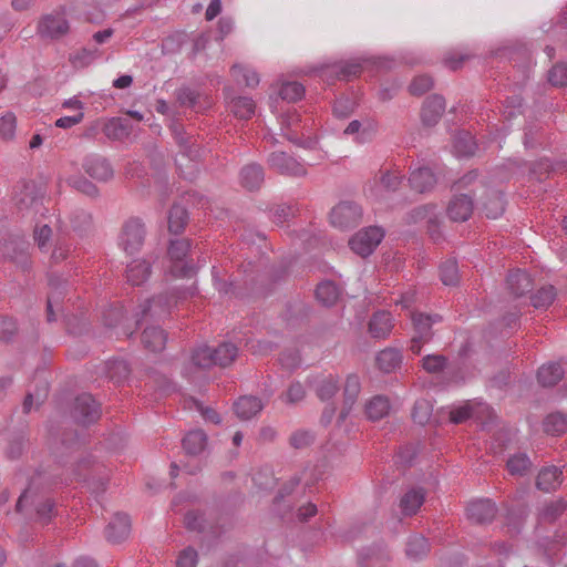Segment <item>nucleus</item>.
<instances>
[{
    "label": "nucleus",
    "instance_id": "4be33fe9",
    "mask_svg": "<svg viewBox=\"0 0 567 567\" xmlns=\"http://www.w3.org/2000/svg\"><path fill=\"white\" fill-rule=\"evenodd\" d=\"M536 484L544 492L555 491L561 484V472L556 466L545 467L538 473Z\"/></svg>",
    "mask_w": 567,
    "mask_h": 567
},
{
    "label": "nucleus",
    "instance_id": "e2e57ef3",
    "mask_svg": "<svg viewBox=\"0 0 567 567\" xmlns=\"http://www.w3.org/2000/svg\"><path fill=\"white\" fill-rule=\"evenodd\" d=\"M363 72V65L359 62H351L346 64L341 71L340 76L344 80H350L351 78L358 76Z\"/></svg>",
    "mask_w": 567,
    "mask_h": 567
},
{
    "label": "nucleus",
    "instance_id": "aec40b11",
    "mask_svg": "<svg viewBox=\"0 0 567 567\" xmlns=\"http://www.w3.org/2000/svg\"><path fill=\"white\" fill-rule=\"evenodd\" d=\"M393 328V319L386 311H378L369 322V332L373 338L383 339L388 337Z\"/></svg>",
    "mask_w": 567,
    "mask_h": 567
},
{
    "label": "nucleus",
    "instance_id": "a18cd8bd",
    "mask_svg": "<svg viewBox=\"0 0 567 567\" xmlns=\"http://www.w3.org/2000/svg\"><path fill=\"white\" fill-rule=\"evenodd\" d=\"M567 430V419L560 413H551L544 421V431L551 435H559Z\"/></svg>",
    "mask_w": 567,
    "mask_h": 567
},
{
    "label": "nucleus",
    "instance_id": "ea45409f",
    "mask_svg": "<svg viewBox=\"0 0 567 567\" xmlns=\"http://www.w3.org/2000/svg\"><path fill=\"white\" fill-rule=\"evenodd\" d=\"M411 319L414 327V333L420 334V338H431V326L436 322L440 317L434 318L423 313H411Z\"/></svg>",
    "mask_w": 567,
    "mask_h": 567
},
{
    "label": "nucleus",
    "instance_id": "2f4dec72",
    "mask_svg": "<svg viewBox=\"0 0 567 567\" xmlns=\"http://www.w3.org/2000/svg\"><path fill=\"white\" fill-rule=\"evenodd\" d=\"M206 434L200 430L190 431L183 440V446L187 454L197 455L206 446Z\"/></svg>",
    "mask_w": 567,
    "mask_h": 567
},
{
    "label": "nucleus",
    "instance_id": "f03ea898",
    "mask_svg": "<svg viewBox=\"0 0 567 567\" xmlns=\"http://www.w3.org/2000/svg\"><path fill=\"white\" fill-rule=\"evenodd\" d=\"M28 505L34 506L35 518L43 525L50 523L52 517L55 515L54 503L50 498L44 497L38 491L33 489L32 486H29L19 497L17 502V511L23 512Z\"/></svg>",
    "mask_w": 567,
    "mask_h": 567
},
{
    "label": "nucleus",
    "instance_id": "052dcab7",
    "mask_svg": "<svg viewBox=\"0 0 567 567\" xmlns=\"http://www.w3.org/2000/svg\"><path fill=\"white\" fill-rule=\"evenodd\" d=\"M197 553L192 548L184 549L177 558V567H196Z\"/></svg>",
    "mask_w": 567,
    "mask_h": 567
},
{
    "label": "nucleus",
    "instance_id": "6ab92c4d",
    "mask_svg": "<svg viewBox=\"0 0 567 567\" xmlns=\"http://www.w3.org/2000/svg\"><path fill=\"white\" fill-rule=\"evenodd\" d=\"M409 183L416 193H425L434 187L436 177L429 167H422L411 173Z\"/></svg>",
    "mask_w": 567,
    "mask_h": 567
},
{
    "label": "nucleus",
    "instance_id": "f8f14e48",
    "mask_svg": "<svg viewBox=\"0 0 567 567\" xmlns=\"http://www.w3.org/2000/svg\"><path fill=\"white\" fill-rule=\"evenodd\" d=\"M75 412L83 424L95 422L101 415L100 405L91 394L79 395L75 400Z\"/></svg>",
    "mask_w": 567,
    "mask_h": 567
},
{
    "label": "nucleus",
    "instance_id": "4d7b16f0",
    "mask_svg": "<svg viewBox=\"0 0 567 567\" xmlns=\"http://www.w3.org/2000/svg\"><path fill=\"white\" fill-rule=\"evenodd\" d=\"M306 395L305 388L301 383L295 382L292 383L286 393L281 395L282 400L288 403H297L301 401Z\"/></svg>",
    "mask_w": 567,
    "mask_h": 567
},
{
    "label": "nucleus",
    "instance_id": "cd10ccee",
    "mask_svg": "<svg viewBox=\"0 0 567 567\" xmlns=\"http://www.w3.org/2000/svg\"><path fill=\"white\" fill-rule=\"evenodd\" d=\"M375 361L378 368L381 371L390 373L395 371L400 367L402 362V355L400 351L389 348L380 351L379 354L377 355Z\"/></svg>",
    "mask_w": 567,
    "mask_h": 567
},
{
    "label": "nucleus",
    "instance_id": "4468645a",
    "mask_svg": "<svg viewBox=\"0 0 567 567\" xmlns=\"http://www.w3.org/2000/svg\"><path fill=\"white\" fill-rule=\"evenodd\" d=\"M495 514L496 507L489 499H477L471 502L466 507L468 519L478 524L491 522Z\"/></svg>",
    "mask_w": 567,
    "mask_h": 567
},
{
    "label": "nucleus",
    "instance_id": "864d4df0",
    "mask_svg": "<svg viewBox=\"0 0 567 567\" xmlns=\"http://www.w3.org/2000/svg\"><path fill=\"white\" fill-rule=\"evenodd\" d=\"M433 85V81L429 75H419L415 76L410 84V92L413 95H422L429 90H431Z\"/></svg>",
    "mask_w": 567,
    "mask_h": 567
},
{
    "label": "nucleus",
    "instance_id": "bb28decb",
    "mask_svg": "<svg viewBox=\"0 0 567 567\" xmlns=\"http://www.w3.org/2000/svg\"><path fill=\"white\" fill-rule=\"evenodd\" d=\"M142 341L153 352L162 351L166 343V333L158 327H147L143 331Z\"/></svg>",
    "mask_w": 567,
    "mask_h": 567
},
{
    "label": "nucleus",
    "instance_id": "37998d69",
    "mask_svg": "<svg viewBox=\"0 0 567 567\" xmlns=\"http://www.w3.org/2000/svg\"><path fill=\"white\" fill-rule=\"evenodd\" d=\"M187 220V213L186 210L178 205H174L168 214V229L173 234H179Z\"/></svg>",
    "mask_w": 567,
    "mask_h": 567
},
{
    "label": "nucleus",
    "instance_id": "8fccbe9b",
    "mask_svg": "<svg viewBox=\"0 0 567 567\" xmlns=\"http://www.w3.org/2000/svg\"><path fill=\"white\" fill-rule=\"evenodd\" d=\"M440 276L444 285H455L458 281L457 264L453 259L444 261L440 266Z\"/></svg>",
    "mask_w": 567,
    "mask_h": 567
},
{
    "label": "nucleus",
    "instance_id": "0eeeda50",
    "mask_svg": "<svg viewBox=\"0 0 567 567\" xmlns=\"http://www.w3.org/2000/svg\"><path fill=\"white\" fill-rule=\"evenodd\" d=\"M362 216L361 208L350 202H342L332 208L330 223L333 227L346 229L355 226Z\"/></svg>",
    "mask_w": 567,
    "mask_h": 567
},
{
    "label": "nucleus",
    "instance_id": "de8ad7c7",
    "mask_svg": "<svg viewBox=\"0 0 567 567\" xmlns=\"http://www.w3.org/2000/svg\"><path fill=\"white\" fill-rule=\"evenodd\" d=\"M532 462L526 454H515L507 461V470L512 475H525L530 470Z\"/></svg>",
    "mask_w": 567,
    "mask_h": 567
},
{
    "label": "nucleus",
    "instance_id": "473e14b6",
    "mask_svg": "<svg viewBox=\"0 0 567 567\" xmlns=\"http://www.w3.org/2000/svg\"><path fill=\"white\" fill-rule=\"evenodd\" d=\"M563 378V369L559 364H544L537 373L538 382L543 386H553Z\"/></svg>",
    "mask_w": 567,
    "mask_h": 567
},
{
    "label": "nucleus",
    "instance_id": "5701e85b",
    "mask_svg": "<svg viewBox=\"0 0 567 567\" xmlns=\"http://www.w3.org/2000/svg\"><path fill=\"white\" fill-rule=\"evenodd\" d=\"M0 258L9 259L21 266H24L29 259L25 248L14 240L0 245Z\"/></svg>",
    "mask_w": 567,
    "mask_h": 567
},
{
    "label": "nucleus",
    "instance_id": "f704fd0d",
    "mask_svg": "<svg viewBox=\"0 0 567 567\" xmlns=\"http://www.w3.org/2000/svg\"><path fill=\"white\" fill-rule=\"evenodd\" d=\"M17 132V116L13 112L7 111L0 115V140L3 142L13 141Z\"/></svg>",
    "mask_w": 567,
    "mask_h": 567
},
{
    "label": "nucleus",
    "instance_id": "c03bdc74",
    "mask_svg": "<svg viewBox=\"0 0 567 567\" xmlns=\"http://www.w3.org/2000/svg\"><path fill=\"white\" fill-rule=\"evenodd\" d=\"M505 209L504 196L501 193L493 194L483 205L487 218H498Z\"/></svg>",
    "mask_w": 567,
    "mask_h": 567
},
{
    "label": "nucleus",
    "instance_id": "13d9d810",
    "mask_svg": "<svg viewBox=\"0 0 567 567\" xmlns=\"http://www.w3.org/2000/svg\"><path fill=\"white\" fill-rule=\"evenodd\" d=\"M473 409L470 403L454 408L450 412V420L452 423L458 424L472 416Z\"/></svg>",
    "mask_w": 567,
    "mask_h": 567
},
{
    "label": "nucleus",
    "instance_id": "9b49d317",
    "mask_svg": "<svg viewBox=\"0 0 567 567\" xmlns=\"http://www.w3.org/2000/svg\"><path fill=\"white\" fill-rule=\"evenodd\" d=\"M83 169L92 178L106 182L113 176V168L106 158L99 155H90L84 159Z\"/></svg>",
    "mask_w": 567,
    "mask_h": 567
},
{
    "label": "nucleus",
    "instance_id": "a878e982",
    "mask_svg": "<svg viewBox=\"0 0 567 567\" xmlns=\"http://www.w3.org/2000/svg\"><path fill=\"white\" fill-rule=\"evenodd\" d=\"M54 219H56L54 217ZM52 224L53 216H50L48 223H43L42 220L37 221L33 230V238L35 244L38 245L41 251H49L51 247L52 239Z\"/></svg>",
    "mask_w": 567,
    "mask_h": 567
},
{
    "label": "nucleus",
    "instance_id": "9d476101",
    "mask_svg": "<svg viewBox=\"0 0 567 567\" xmlns=\"http://www.w3.org/2000/svg\"><path fill=\"white\" fill-rule=\"evenodd\" d=\"M474 209L472 197L467 195H456L447 204L446 213L453 221H465L467 220Z\"/></svg>",
    "mask_w": 567,
    "mask_h": 567
},
{
    "label": "nucleus",
    "instance_id": "603ef678",
    "mask_svg": "<svg viewBox=\"0 0 567 567\" xmlns=\"http://www.w3.org/2000/svg\"><path fill=\"white\" fill-rule=\"evenodd\" d=\"M548 80L555 86H566L567 65L561 63L554 65L548 73Z\"/></svg>",
    "mask_w": 567,
    "mask_h": 567
},
{
    "label": "nucleus",
    "instance_id": "a211bd4d",
    "mask_svg": "<svg viewBox=\"0 0 567 567\" xmlns=\"http://www.w3.org/2000/svg\"><path fill=\"white\" fill-rule=\"evenodd\" d=\"M16 204L19 209H33L37 213L40 210L42 203L35 194V187L32 183H23L20 193L14 195Z\"/></svg>",
    "mask_w": 567,
    "mask_h": 567
},
{
    "label": "nucleus",
    "instance_id": "49530a36",
    "mask_svg": "<svg viewBox=\"0 0 567 567\" xmlns=\"http://www.w3.org/2000/svg\"><path fill=\"white\" fill-rule=\"evenodd\" d=\"M432 411L433 404L430 400H417L412 411V419L415 423L423 425L430 421Z\"/></svg>",
    "mask_w": 567,
    "mask_h": 567
},
{
    "label": "nucleus",
    "instance_id": "1a4fd4ad",
    "mask_svg": "<svg viewBox=\"0 0 567 567\" xmlns=\"http://www.w3.org/2000/svg\"><path fill=\"white\" fill-rule=\"evenodd\" d=\"M269 168L288 176H303L307 173L305 165L284 152H272L268 157Z\"/></svg>",
    "mask_w": 567,
    "mask_h": 567
},
{
    "label": "nucleus",
    "instance_id": "79ce46f5",
    "mask_svg": "<svg viewBox=\"0 0 567 567\" xmlns=\"http://www.w3.org/2000/svg\"><path fill=\"white\" fill-rule=\"evenodd\" d=\"M406 555L413 559H420L429 553L427 540L420 535L412 536L406 544Z\"/></svg>",
    "mask_w": 567,
    "mask_h": 567
},
{
    "label": "nucleus",
    "instance_id": "f257e3e1",
    "mask_svg": "<svg viewBox=\"0 0 567 567\" xmlns=\"http://www.w3.org/2000/svg\"><path fill=\"white\" fill-rule=\"evenodd\" d=\"M237 357V348L228 342L221 343L216 349L200 347L192 354V364L198 369H208L213 365L228 367Z\"/></svg>",
    "mask_w": 567,
    "mask_h": 567
},
{
    "label": "nucleus",
    "instance_id": "72a5a7b5",
    "mask_svg": "<svg viewBox=\"0 0 567 567\" xmlns=\"http://www.w3.org/2000/svg\"><path fill=\"white\" fill-rule=\"evenodd\" d=\"M424 502L422 489H411L404 494L401 499V509L405 515H413L417 512Z\"/></svg>",
    "mask_w": 567,
    "mask_h": 567
},
{
    "label": "nucleus",
    "instance_id": "393cba45",
    "mask_svg": "<svg viewBox=\"0 0 567 567\" xmlns=\"http://www.w3.org/2000/svg\"><path fill=\"white\" fill-rule=\"evenodd\" d=\"M364 409L369 420L378 421L389 414L390 401L384 395H375L365 403Z\"/></svg>",
    "mask_w": 567,
    "mask_h": 567
},
{
    "label": "nucleus",
    "instance_id": "423d86ee",
    "mask_svg": "<svg viewBox=\"0 0 567 567\" xmlns=\"http://www.w3.org/2000/svg\"><path fill=\"white\" fill-rule=\"evenodd\" d=\"M402 176L400 172H385L379 177H374L372 182L368 184L364 193L372 199H383L389 193L394 192L401 184Z\"/></svg>",
    "mask_w": 567,
    "mask_h": 567
},
{
    "label": "nucleus",
    "instance_id": "09e8293b",
    "mask_svg": "<svg viewBox=\"0 0 567 567\" xmlns=\"http://www.w3.org/2000/svg\"><path fill=\"white\" fill-rule=\"evenodd\" d=\"M279 94L282 100L296 102L305 94V87L298 82H285L281 85Z\"/></svg>",
    "mask_w": 567,
    "mask_h": 567
},
{
    "label": "nucleus",
    "instance_id": "a19ab883",
    "mask_svg": "<svg viewBox=\"0 0 567 567\" xmlns=\"http://www.w3.org/2000/svg\"><path fill=\"white\" fill-rule=\"evenodd\" d=\"M556 291L553 286H544L530 297V302L536 309H546L555 300Z\"/></svg>",
    "mask_w": 567,
    "mask_h": 567
},
{
    "label": "nucleus",
    "instance_id": "5fc2aeb1",
    "mask_svg": "<svg viewBox=\"0 0 567 567\" xmlns=\"http://www.w3.org/2000/svg\"><path fill=\"white\" fill-rule=\"evenodd\" d=\"M446 360L440 354H430L423 358L422 367L430 373L439 372L445 367Z\"/></svg>",
    "mask_w": 567,
    "mask_h": 567
},
{
    "label": "nucleus",
    "instance_id": "0e129e2a",
    "mask_svg": "<svg viewBox=\"0 0 567 567\" xmlns=\"http://www.w3.org/2000/svg\"><path fill=\"white\" fill-rule=\"evenodd\" d=\"M16 322L10 318H0V339L7 340L16 332Z\"/></svg>",
    "mask_w": 567,
    "mask_h": 567
},
{
    "label": "nucleus",
    "instance_id": "bf43d9fd",
    "mask_svg": "<svg viewBox=\"0 0 567 567\" xmlns=\"http://www.w3.org/2000/svg\"><path fill=\"white\" fill-rule=\"evenodd\" d=\"M313 441V435L309 431H296L290 436V443L296 449H302L308 446Z\"/></svg>",
    "mask_w": 567,
    "mask_h": 567
},
{
    "label": "nucleus",
    "instance_id": "b1692460",
    "mask_svg": "<svg viewBox=\"0 0 567 567\" xmlns=\"http://www.w3.org/2000/svg\"><path fill=\"white\" fill-rule=\"evenodd\" d=\"M235 413L241 420H249L262 410V404L255 396H241L234 405Z\"/></svg>",
    "mask_w": 567,
    "mask_h": 567
},
{
    "label": "nucleus",
    "instance_id": "6e6d98bb",
    "mask_svg": "<svg viewBox=\"0 0 567 567\" xmlns=\"http://www.w3.org/2000/svg\"><path fill=\"white\" fill-rule=\"evenodd\" d=\"M70 252V246L63 237H56L54 248L51 254L53 262H61L65 260Z\"/></svg>",
    "mask_w": 567,
    "mask_h": 567
},
{
    "label": "nucleus",
    "instance_id": "6e6552de",
    "mask_svg": "<svg viewBox=\"0 0 567 567\" xmlns=\"http://www.w3.org/2000/svg\"><path fill=\"white\" fill-rule=\"evenodd\" d=\"M144 226L138 219H130L123 226L120 236V246L126 254L140 250L144 241Z\"/></svg>",
    "mask_w": 567,
    "mask_h": 567
},
{
    "label": "nucleus",
    "instance_id": "58836bf2",
    "mask_svg": "<svg viewBox=\"0 0 567 567\" xmlns=\"http://www.w3.org/2000/svg\"><path fill=\"white\" fill-rule=\"evenodd\" d=\"M454 150L458 156L475 154L476 143L468 132H461L454 138Z\"/></svg>",
    "mask_w": 567,
    "mask_h": 567
},
{
    "label": "nucleus",
    "instance_id": "338daca9",
    "mask_svg": "<svg viewBox=\"0 0 567 567\" xmlns=\"http://www.w3.org/2000/svg\"><path fill=\"white\" fill-rule=\"evenodd\" d=\"M184 523L186 527L190 530H200L203 527V518L199 514L195 512H188L185 515Z\"/></svg>",
    "mask_w": 567,
    "mask_h": 567
},
{
    "label": "nucleus",
    "instance_id": "c85d7f7f",
    "mask_svg": "<svg viewBox=\"0 0 567 567\" xmlns=\"http://www.w3.org/2000/svg\"><path fill=\"white\" fill-rule=\"evenodd\" d=\"M150 274V265L144 259H136L127 265L126 277L132 285L138 286L143 284Z\"/></svg>",
    "mask_w": 567,
    "mask_h": 567
},
{
    "label": "nucleus",
    "instance_id": "ddd939ff",
    "mask_svg": "<svg viewBox=\"0 0 567 567\" xmlns=\"http://www.w3.org/2000/svg\"><path fill=\"white\" fill-rule=\"evenodd\" d=\"M361 384L357 375L350 374L344 384L343 390V406L340 411L338 422H343L352 411L353 405L360 394Z\"/></svg>",
    "mask_w": 567,
    "mask_h": 567
},
{
    "label": "nucleus",
    "instance_id": "7c9ffc66",
    "mask_svg": "<svg viewBox=\"0 0 567 567\" xmlns=\"http://www.w3.org/2000/svg\"><path fill=\"white\" fill-rule=\"evenodd\" d=\"M240 179L243 186L248 189L258 188L264 181V171L260 165L249 164L241 169Z\"/></svg>",
    "mask_w": 567,
    "mask_h": 567
},
{
    "label": "nucleus",
    "instance_id": "dca6fc26",
    "mask_svg": "<svg viewBox=\"0 0 567 567\" xmlns=\"http://www.w3.org/2000/svg\"><path fill=\"white\" fill-rule=\"evenodd\" d=\"M445 110V102L442 96L432 95L427 97L422 107V122L427 125H434L441 118Z\"/></svg>",
    "mask_w": 567,
    "mask_h": 567
},
{
    "label": "nucleus",
    "instance_id": "20e7f679",
    "mask_svg": "<svg viewBox=\"0 0 567 567\" xmlns=\"http://www.w3.org/2000/svg\"><path fill=\"white\" fill-rule=\"evenodd\" d=\"M37 32L41 38L58 40L70 32V23L64 12L54 11L40 18Z\"/></svg>",
    "mask_w": 567,
    "mask_h": 567
},
{
    "label": "nucleus",
    "instance_id": "7ed1b4c3",
    "mask_svg": "<svg viewBox=\"0 0 567 567\" xmlns=\"http://www.w3.org/2000/svg\"><path fill=\"white\" fill-rule=\"evenodd\" d=\"M190 244L187 239L171 241L168 248L169 271L176 278H190L195 275V268L188 262L186 256Z\"/></svg>",
    "mask_w": 567,
    "mask_h": 567
},
{
    "label": "nucleus",
    "instance_id": "39448f33",
    "mask_svg": "<svg viewBox=\"0 0 567 567\" xmlns=\"http://www.w3.org/2000/svg\"><path fill=\"white\" fill-rule=\"evenodd\" d=\"M384 237V233L379 227H368L358 231L350 240L349 245L353 252L361 257H367L374 251Z\"/></svg>",
    "mask_w": 567,
    "mask_h": 567
},
{
    "label": "nucleus",
    "instance_id": "c9c22d12",
    "mask_svg": "<svg viewBox=\"0 0 567 567\" xmlns=\"http://www.w3.org/2000/svg\"><path fill=\"white\" fill-rule=\"evenodd\" d=\"M338 390V380L331 374L322 377L316 381V393L322 401L331 399Z\"/></svg>",
    "mask_w": 567,
    "mask_h": 567
},
{
    "label": "nucleus",
    "instance_id": "e433bc0d",
    "mask_svg": "<svg viewBox=\"0 0 567 567\" xmlns=\"http://www.w3.org/2000/svg\"><path fill=\"white\" fill-rule=\"evenodd\" d=\"M316 297L323 306H332L339 298L338 287L330 281H324L318 285Z\"/></svg>",
    "mask_w": 567,
    "mask_h": 567
},
{
    "label": "nucleus",
    "instance_id": "774afa93",
    "mask_svg": "<svg viewBox=\"0 0 567 567\" xmlns=\"http://www.w3.org/2000/svg\"><path fill=\"white\" fill-rule=\"evenodd\" d=\"M435 209L436 207L433 205H425L419 207L413 213V220L417 221L427 218L430 221H432V216L435 215Z\"/></svg>",
    "mask_w": 567,
    "mask_h": 567
},
{
    "label": "nucleus",
    "instance_id": "69168bd1",
    "mask_svg": "<svg viewBox=\"0 0 567 567\" xmlns=\"http://www.w3.org/2000/svg\"><path fill=\"white\" fill-rule=\"evenodd\" d=\"M93 59V55L87 50H82L73 55H71L70 61L75 68H83L87 65Z\"/></svg>",
    "mask_w": 567,
    "mask_h": 567
},
{
    "label": "nucleus",
    "instance_id": "680f3d73",
    "mask_svg": "<svg viewBox=\"0 0 567 567\" xmlns=\"http://www.w3.org/2000/svg\"><path fill=\"white\" fill-rule=\"evenodd\" d=\"M72 185L75 189H78L79 192H81L87 196L94 197L97 195L96 186L87 179H84V178L74 179L72 182Z\"/></svg>",
    "mask_w": 567,
    "mask_h": 567
},
{
    "label": "nucleus",
    "instance_id": "412c9836",
    "mask_svg": "<svg viewBox=\"0 0 567 567\" xmlns=\"http://www.w3.org/2000/svg\"><path fill=\"white\" fill-rule=\"evenodd\" d=\"M507 287L515 297H522L525 292L530 291L533 282L526 271L518 269L508 275Z\"/></svg>",
    "mask_w": 567,
    "mask_h": 567
},
{
    "label": "nucleus",
    "instance_id": "f3484780",
    "mask_svg": "<svg viewBox=\"0 0 567 567\" xmlns=\"http://www.w3.org/2000/svg\"><path fill=\"white\" fill-rule=\"evenodd\" d=\"M173 302L175 305L177 302L176 299L168 296L153 298L142 307V316L143 318H162L169 312Z\"/></svg>",
    "mask_w": 567,
    "mask_h": 567
},
{
    "label": "nucleus",
    "instance_id": "4c0bfd02",
    "mask_svg": "<svg viewBox=\"0 0 567 567\" xmlns=\"http://www.w3.org/2000/svg\"><path fill=\"white\" fill-rule=\"evenodd\" d=\"M256 105L254 101L249 97H237L231 101L230 110L241 120H248L255 114Z\"/></svg>",
    "mask_w": 567,
    "mask_h": 567
},
{
    "label": "nucleus",
    "instance_id": "3c124183",
    "mask_svg": "<svg viewBox=\"0 0 567 567\" xmlns=\"http://www.w3.org/2000/svg\"><path fill=\"white\" fill-rule=\"evenodd\" d=\"M234 78L239 80V76L243 78L245 84L248 87H255L259 83V75L254 71L245 66L235 65L231 69Z\"/></svg>",
    "mask_w": 567,
    "mask_h": 567
},
{
    "label": "nucleus",
    "instance_id": "c756f323",
    "mask_svg": "<svg viewBox=\"0 0 567 567\" xmlns=\"http://www.w3.org/2000/svg\"><path fill=\"white\" fill-rule=\"evenodd\" d=\"M103 132L111 140H122L130 135L131 125L124 118L114 117L104 124Z\"/></svg>",
    "mask_w": 567,
    "mask_h": 567
},
{
    "label": "nucleus",
    "instance_id": "2eb2a0df",
    "mask_svg": "<svg viewBox=\"0 0 567 567\" xmlns=\"http://www.w3.org/2000/svg\"><path fill=\"white\" fill-rule=\"evenodd\" d=\"M131 532V522L125 514H115L105 529V537L110 543H120L126 539Z\"/></svg>",
    "mask_w": 567,
    "mask_h": 567
}]
</instances>
